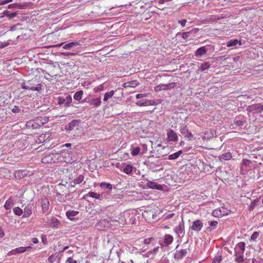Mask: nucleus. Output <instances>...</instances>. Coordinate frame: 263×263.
Listing matches in <instances>:
<instances>
[{"mask_svg":"<svg viewBox=\"0 0 263 263\" xmlns=\"http://www.w3.org/2000/svg\"><path fill=\"white\" fill-rule=\"evenodd\" d=\"M209 224L210 227L208 228V229L211 231L216 228L218 224V222L216 221H210L209 222Z\"/></svg>","mask_w":263,"mask_h":263,"instance_id":"nucleus-41","label":"nucleus"},{"mask_svg":"<svg viewBox=\"0 0 263 263\" xmlns=\"http://www.w3.org/2000/svg\"><path fill=\"white\" fill-rule=\"evenodd\" d=\"M12 111L14 113H18L21 111V109L18 106H15L14 108L12 109Z\"/></svg>","mask_w":263,"mask_h":263,"instance_id":"nucleus-54","label":"nucleus"},{"mask_svg":"<svg viewBox=\"0 0 263 263\" xmlns=\"http://www.w3.org/2000/svg\"><path fill=\"white\" fill-rule=\"evenodd\" d=\"M235 261L237 263H242L244 261V258L242 255H238L237 254H235Z\"/></svg>","mask_w":263,"mask_h":263,"instance_id":"nucleus-42","label":"nucleus"},{"mask_svg":"<svg viewBox=\"0 0 263 263\" xmlns=\"http://www.w3.org/2000/svg\"><path fill=\"white\" fill-rule=\"evenodd\" d=\"M224 61L225 62L224 64H229V66H232L234 67V62L233 61H228L227 60V58L224 59Z\"/></svg>","mask_w":263,"mask_h":263,"instance_id":"nucleus-56","label":"nucleus"},{"mask_svg":"<svg viewBox=\"0 0 263 263\" xmlns=\"http://www.w3.org/2000/svg\"><path fill=\"white\" fill-rule=\"evenodd\" d=\"M84 179V177L82 175H79L73 180L70 181V183L71 186H74L76 184L81 183Z\"/></svg>","mask_w":263,"mask_h":263,"instance_id":"nucleus-20","label":"nucleus"},{"mask_svg":"<svg viewBox=\"0 0 263 263\" xmlns=\"http://www.w3.org/2000/svg\"><path fill=\"white\" fill-rule=\"evenodd\" d=\"M36 123V122L35 121V119L33 120H31L27 122L26 124V127L28 129H37L39 128Z\"/></svg>","mask_w":263,"mask_h":263,"instance_id":"nucleus-19","label":"nucleus"},{"mask_svg":"<svg viewBox=\"0 0 263 263\" xmlns=\"http://www.w3.org/2000/svg\"><path fill=\"white\" fill-rule=\"evenodd\" d=\"M210 67V64L209 62H205L203 64H201L200 69L201 71H204L208 69Z\"/></svg>","mask_w":263,"mask_h":263,"instance_id":"nucleus-43","label":"nucleus"},{"mask_svg":"<svg viewBox=\"0 0 263 263\" xmlns=\"http://www.w3.org/2000/svg\"><path fill=\"white\" fill-rule=\"evenodd\" d=\"M139 83L137 81L134 80L124 83L122 86L124 88H134L139 85Z\"/></svg>","mask_w":263,"mask_h":263,"instance_id":"nucleus-21","label":"nucleus"},{"mask_svg":"<svg viewBox=\"0 0 263 263\" xmlns=\"http://www.w3.org/2000/svg\"><path fill=\"white\" fill-rule=\"evenodd\" d=\"M175 83H169L168 84H160L154 87V90L156 92L161 90H166L175 87Z\"/></svg>","mask_w":263,"mask_h":263,"instance_id":"nucleus-9","label":"nucleus"},{"mask_svg":"<svg viewBox=\"0 0 263 263\" xmlns=\"http://www.w3.org/2000/svg\"><path fill=\"white\" fill-rule=\"evenodd\" d=\"M136 105L139 106H146L148 105H152V101L151 100H146L143 101H139L136 103Z\"/></svg>","mask_w":263,"mask_h":263,"instance_id":"nucleus-27","label":"nucleus"},{"mask_svg":"<svg viewBox=\"0 0 263 263\" xmlns=\"http://www.w3.org/2000/svg\"><path fill=\"white\" fill-rule=\"evenodd\" d=\"M204 136L202 137L203 140H210L216 137V131L215 129H210L204 133Z\"/></svg>","mask_w":263,"mask_h":263,"instance_id":"nucleus-13","label":"nucleus"},{"mask_svg":"<svg viewBox=\"0 0 263 263\" xmlns=\"http://www.w3.org/2000/svg\"><path fill=\"white\" fill-rule=\"evenodd\" d=\"M187 22L186 20L184 19L181 21H178V23L180 24L181 27H184L185 26V24Z\"/></svg>","mask_w":263,"mask_h":263,"instance_id":"nucleus-55","label":"nucleus"},{"mask_svg":"<svg viewBox=\"0 0 263 263\" xmlns=\"http://www.w3.org/2000/svg\"><path fill=\"white\" fill-rule=\"evenodd\" d=\"M223 18V15L221 14L220 15H212L209 16L208 17L206 18L205 21L206 22H211L214 21H216L218 20H220Z\"/></svg>","mask_w":263,"mask_h":263,"instance_id":"nucleus-23","label":"nucleus"},{"mask_svg":"<svg viewBox=\"0 0 263 263\" xmlns=\"http://www.w3.org/2000/svg\"><path fill=\"white\" fill-rule=\"evenodd\" d=\"M104 85L102 84L99 85V86L95 87L93 89V91L96 93V92H98L103 91L104 90Z\"/></svg>","mask_w":263,"mask_h":263,"instance_id":"nucleus-47","label":"nucleus"},{"mask_svg":"<svg viewBox=\"0 0 263 263\" xmlns=\"http://www.w3.org/2000/svg\"><path fill=\"white\" fill-rule=\"evenodd\" d=\"M228 214V210L223 206L215 209L212 212V215L216 217H221L227 215Z\"/></svg>","mask_w":263,"mask_h":263,"instance_id":"nucleus-6","label":"nucleus"},{"mask_svg":"<svg viewBox=\"0 0 263 263\" xmlns=\"http://www.w3.org/2000/svg\"><path fill=\"white\" fill-rule=\"evenodd\" d=\"M140 148L139 147H135L133 149V150L131 152V154L133 156L138 155L139 154V153H140Z\"/></svg>","mask_w":263,"mask_h":263,"instance_id":"nucleus-50","label":"nucleus"},{"mask_svg":"<svg viewBox=\"0 0 263 263\" xmlns=\"http://www.w3.org/2000/svg\"><path fill=\"white\" fill-rule=\"evenodd\" d=\"M167 140L168 141L176 142L178 141V136L176 132L171 129L167 133Z\"/></svg>","mask_w":263,"mask_h":263,"instance_id":"nucleus-15","label":"nucleus"},{"mask_svg":"<svg viewBox=\"0 0 263 263\" xmlns=\"http://www.w3.org/2000/svg\"><path fill=\"white\" fill-rule=\"evenodd\" d=\"M147 186L150 189H157L158 190H161L162 189V186L160 184L151 181L147 182Z\"/></svg>","mask_w":263,"mask_h":263,"instance_id":"nucleus-22","label":"nucleus"},{"mask_svg":"<svg viewBox=\"0 0 263 263\" xmlns=\"http://www.w3.org/2000/svg\"><path fill=\"white\" fill-rule=\"evenodd\" d=\"M32 214V208L29 206H26L24 209L23 218H27L30 216Z\"/></svg>","mask_w":263,"mask_h":263,"instance_id":"nucleus-29","label":"nucleus"},{"mask_svg":"<svg viewBox=\"0 0 263 263\" xmlns=\"http://www.w3.org/2000/svg\"><path fill=\"white\" fill-rule=\"evenodd\" d=\"M156 211L153 209L145 210L142 213L143 217L147 220H152L155 219Z\"/></svg>","mask_w":263,"mask_h":263,"instance_id":"nucleus-7","label":"nucleus"},{"mask_svg":"<svg viewBox=\"0 0 263 263\" xmlns=\"http://www.w3.org/2000/svg\"><path fill=\"white\" fill-rule=\"evenodd\" d=\"M232 158V154L230 152L225 153L220 156L219 159L224 160H229Z\"/></svg>","mask_w":263,"mask_h":263,"instance_id":"nucleus-34","label":"nucleus"},{"mask_svg":"<svg viewBox=\"0 0 263 263\" xmlns=\"http://www.w3.org/2000/svg\"><path fill=\"white\" fill-rule=\"evenodd\" d=\"M207 52V50L206 49L205 46H202L199 48H198L195 52V56L196 57H201L203 55L205 54Z\"/></svg>","mask_w":263,"mask_h":263,"instance_id":"nucleus-24","label":"nucleus"},{"mask_svg":"<svg viewBox=\"0 0 263 263\" xmlns=\"http://www.w3.org/2000/svg\"><path fill=\"white\" fill-rule=\"evenodd\" d=\"M31 247H18L13 249L9 252V255H15L17 253H22L27 250V248H30Z\"/></svg>","mask_w":263,"mask_h":263,"instance_id":"nucleus-18","label":"nucleus"},{"mask_svg":"<svg viewBox=\"0 0 263 263\" xmlns=\"http://www.w3.org/2000/svg\"><path fill=\"white\" fill-rule=\"evenodd\" d=\"M115 91L114 90H111L110 91L107 92L104 94L103 101L104 102L107 101V100L111 98L114 95Z\"/></svg>","mask_w":263,"mask_h":263,"instance_id":"nucleus-35","label":"nucleus"},{"mask_svg":"<svg viewBox=\"0 0 263 263\" xmlns=\"http://www.w3.org/2000/svg\"><path fill=\"white\" fill-rule=\"evenodd\" d=\"M182 151H179L176 153H175L174 154H172L168 156V159L169 160H175L178 158L180 155L182 154Z\"/></svg>","mask_w":263,"mask_h":263,"instance_id":"nucleus-37","label":"nucleus"},{"mask_svg":"<svg viewBox=\"0 0 263 263\" xmlns=\"http://www.w3.org/2000/svg\"><path fill=\"white\" fill-rule=\"evenodd\" d=\"M13 204V200L11 198H9L5 202V205H4V208L6 209V210H9L11 208L12 205Z\"/></svg>","mask_w":263,"mask_h":263,"instance_id":"nucleus-36","label":"nucleus"},{"mask_svg":"<svg viewBox=\"0 0 263 263\" xmlns=\"http://www.w3.org/2000/svg\"><path fill=\"white\" fill-rule=\"evenodd\" d=\"M49 118L47 117H38L35 119V121L36 122L39 128L43 126L45 123H47Z\"/></svg>","mask_w":263,"mask_h":263,"instance_id":"nucleus-16","label":"nucleus"},{"mask_svg":"<svg viewBox=\"0 0 263 263\" xmlns=\"http://www.w3.org/2000/svg\"><path fill=\"white\" fill-rule=\"evenodd\" d=\"M72 102V98L70 96H67L65 98L59 97L58 98V104L61 105H64L65 106H68Z\"/></svg>","mask_w":263,"mask_h":263,"instance_id":"nucleus-10","label":"nucleus"},{"mask_svg":"<svg viewBox=\"0 0 263 263\" xmlns=\"http://www.w3.org/2000/svg\"><path fill=\"white\" fill-rule=\"evenodd\" d=\"M12 0H6L0 2V5H4L10 2H11Z\"/></svg>","mask_w":263,"mask_h":263,"instance_id":"nucleus-62","label":"nucleus"},{"mask_svg":"<svg viewBox=\"0 0 263 263\" xmlns=\"http://www.w3.org/2000/svg\"><path fill=\"white\" fill-rule=\"evenodd\" d=\"M245 246L246 243L244 242H240L237 245V247L241 250L242 253L245 251Z\"/></svg>","mask_w":263,"mask_h":263,"instance_id":"nucleus-48","label":"nucleus"},{"mask_svg":"<svg viewBox=\"0 0 263 263\" xmlns=\"http://www.w3.org/2000/svg\"><path fill=\"white\" fill-rule=\"evenodd\" d=\"M50 133H46L45 134H42L39 137V139L40 141L43 140V142L45 141V138H47V139L50 137Z\"/></svg>","mask_w":263,"mask_h":263,"instance_id":"nucleus-49","label":"nucleus"},{"mask_svg":"<svg viewBox=\"0 0 263 263\" xmlns=\"http://www.w3.org/2000/svg\"><path fill=\"white\" fill-rule=\"evenodd\" d=\"M184 226L183 222H180L178 225L174 229L175 232L178 235L179 237L181 235L184 234Z\"/></svg>","mask_w":263,"mask_h":263,"instance_id":"nucleus-17","label":"nucleus"},{"mask_svg":"<svg viewBox=\"0 0 263 263\" xmlns=\"http://www.w3.org/2000/svg\"><path fill=\"white\" fill-rule=\"evenodd\" d=\"M51 221L50 226L52 228H59L60 227V222L58 219L55 218H52Z\"/></svg>","mask_w":263,"mask_h":263,"instance_id":"nucleus-32","label":"nucleus"},{"mask_svg":"<svg viewBox=\"0 0 263 263\" xmlns=\"http://www.w3.org/2000/svg\"><path fill=\"white\" fill-rule=\"evenodd\" d=\"M35 82L36 81L33 80L24 82L22 84V88L24 89L39 91L41 89V84L39 83L35 84Z\"/></svg>","mask_w":263,"mask_h":263,"instance_id":"nucleus-2","label":"nucleus"},{"mask_svg":"<svg viewBox=\"0 0 263 263\" xmlns=\"http://www.w3.org/2000/svg\"><path fill=\"white\" fill-rule=\"evenodd\" d=\"M83 95V92L82 90L77 91L74 95L73 99L75 100L80 101L82 99Z\"/></svg>","mask_w":263,"mask_h":263,"instance_id":"nucleus-38","label":"nucleus"},{"mask_svg":"<svg viewBox=\"0 0 263 263\" xmlns=\"http://www.w3.org/2000/svg\"><path fill=\"white\" fill-rule=\"evenodd\" d=\"M59 154L58 162H64L67 163H72L74 161L72 152L66 149L62 151Z\"/></svg>","mask_w":263,"mask_h":263,"instance_id":"nucleus-1","label":"nucleus"},{"mask_svg":"<svg viewBox=\"0 0 263 263\" xmlns=\"http://www.w3.org/2000/svg\"><path fill=\"white\" fill-rule=\"evenodd\" d=\"M101 103V98H97L91 99L90 101V104L93 105L94 107H99Z\"/></svg>","mask_w":263,"mask_h":263,"instance_id":"nucleus-31","label":"nucleus"},{"mask_svg":"<svg viewBox=\"0 0 263 263\" xmlns=\"http://www.w3.org/2000/svg\"><path fill=\"white\" fill-rule=\"evenodd\" d=\"M41 204L43 213H47L49 210V201L46 197H43L41 199Z\"/></svg>","mask_w":263,"mask_h":263,"instance_id":"nucleus-12","label":"nucleus"},{"mask_svg":"<svg viewBox=\"0 0 263 263\" xmlns=\"http://www.w3.org/2000/svg\"><path fill=\"white\" fill-rule=\"evenodd\" d=\"M174 215H175L174 213L169 214L166 216L165 219H170V218H172L174 216Z\"/></svg>","mask_w":263,"mask_h":263,"instance_id":"nucleus-63","label":"nucleus"},{"mask_svg":"<svg viewBox=\"0 0 263 263\" xmlns=\"http://www.w3.org/2000/svg\"><path fill=\"white\" fill-rule=\"evenodd\" d=\"M110 222L114 223L116 226L120 227H123L126 223V218L124 215H121L120 217H113L110 218Z\"/></svg>","mask_w":263,"mask_h":263,"instance_id":"nucleus-4","label":"nucleus"},{"mask_svg":"<svg viewBox=\"0 0 263 263\" xmlns=\"http://www.w3.org/2000/svg\"><path fill=\"white\" fill-rule=\"evenodd\" d=\"M235 124L237 126H242L243 125V123L242 121L238 120L235 121Z\"/></svg>","mask_w":263,"mask_h":263,"instance_id":"nucleus-61","label":"nucleus"},{"mask_svg":"<svg viewBox=\"0 0 263 263\" xmlns=\"http://www.w3.org/2000/svg\"><path fill=\"white\" fill-rule=\"evenodd\" d=\"M166 147L162 146L161 144H158L155 147L154 149V153L157 157L160 158L165 156L167 154V151H165Z\"/></svg>","mask_w":263,"mask_h":263,"instance_id":"nucleus-5","label":"nucleus"},{"mask_svg":"<svg viewBox=\"0 0 263 263\" xmlns=\"http://www.w3.org/2000/svg\"><path fill=\"white\" fill-rule=\"evenodd\" d=\"M67 129L74 132L80 131L81 127L80 125L79 121L76 120H72L68 124Z\"/></svg>","mask_w":263,"mask_h":263,"instance_id":"nucleus-8","label":"nucleus"},{"mask_svg":"<svg viewBox=\"0 0 263 263\" xmlns=\"http://www.w3.org/2000/svg\"><path fill=\"white\" fill-rule=\"evenodd\" d=\"M259 234L258 232H254L251 237V239L253 240H255L259 236Z\"/></svg>","mask_w":263,"mask_h":263,"instance_id":"nucleus-51","label":"nucleus"},{"mask_svg":"<svg viewBox=\"0 0 263 263\" xmlns=\"http://www.w3.org/2000/svg\"><path fill=\"white\" fill-rule=\"evenodd\" d=\"M247 110L249 111H255L257 112H261L263 110V105L261 103H257L248 106Z\"/></svg>","mask_w":263,"mask_h":263,"instance_id":"nucleus-11","label":"nucleus"},{"mask_svg":"<svg viewBox=\"0 0 263 263\" xmlns=\"http://www.w3.org/2000/svg\"><path fill=\"white\" fill-rule=\"evenodd\" d=\"M13 212L15 215L17 216H21L23 213L22 209L19 207L14 208L13 209Z\"/></svg>","mask_w":263,"mask_h":263,"instance_id":"nucleus-44","label":"nucleus"},{"mask_svg":"<svg viewBox=\"0 0 263 263\" xmlns=\"http://www.w3.org/2000/svg\"><path fill=\"white\" fill-rule=\"evenodd\" d=\"M240 57L239 56L236 55L233 58L228 57L227 60L233 61V62H234V64L235 63H237L240 60Z\"/></svg>","mask_w":263,"mask_h":263,"instance_id":"nucleus-46","label":"nucleus"},{"mask_svg":"<svg viewBox=\"0 0 263 263\" xmlns=\"http://www.w3.org/2000/svg\"><path fill=\"white\" fill-rule=\"evenodd\" d=\"M173 237L170 234H166L164 236V242L166 245H170L173 241Z\"/></svg>","mask_w":263,"mask_h":263,"instance_id":"nucleus-30","label":"nucleus"},{"mask_svg":"<svg viewBox=\"0 0 263 263\" xmlns=\"http://www.w3.org/2000/svg\"><path fill=\"white\" fill-rule=\"evenodd\" d=\"M189 132L186 126H183L180 129V132L182 134L186 135Z\"/></svg>","mask_w":263,"mask_h":263,"instance_id":"nucleus-52","label":"nucleus"},{"mask_svg":"<svg viewBox=\"0 0 263 263\" xmlns=\"http://www.w3.org/2000/svg\"><path fill=\"white\" fill-rule=\"evenodd\" d=\"M80 45V42H72L64 45L63 48L68 50L74 46H79Z\"/></svg>","mask_w":263,"mask_h":263,"instance_id":"nucleus-28","label":"nucleus"},{"mask_svg":"<svg viewBox=\"0 0 263 263\" xmlns=\"http://www.w3.org/2000/svg\"><path fill=\"white\" fill-rule=\"evenodd\" d=\"M222 257L221 256H219L218 257L214 258L212 263H220L221 261Z\"/></svg>","mask_w":263,"mask_h":263,"instance_id":"nucleus-53","label":"nucleus"},{"mask_svg":"<svg viewBox=\"0 0 263 263\" xmlns=\"http://www.w3.org/2000/svg\"><path fill=\"white\" fill-rule=\"evenodd\" d=\"M55 198L58 201L60 202H63L65 201L66 196L60 193H57L55 196Z\"/></svg>","mask_w":263,"mask_h":263,"instance_id":"nucleus-40","label":"nucleus"},{"mask_svg":"<svg viewBox=\"0 0 263 263\" xmlns=\"http://www.w3.org/2000/svg\"><path fill=\"white\" fill-rule=\"evenodd\" d=\"M66 262L68 263H77V261L73 260V258L71 257L67 258Z\"/></svg>","mask_w":263,"mask_h":263,"instance_id":"nucleus-59","label":"nucleus"},{"mask_svg":"<svg viewBox=\"0 0 263 263\" xmlns=\"http://www.w3.org/2000/svg\"><path fill=\"white\" fill-rule=\"evenodd\" d=\"M31 241L34 244H36L39 242V240L36 237L32 238Z\"/></svg>","mask_w":263,"mask_h":263,"instance_id":"nucleus-64","label":"nucleus"},{"mask_svg":"<svg viewBox=\"0 0 263 263\" xmlns=\"http://www.w3.org/2000/svg\"><path fill=\"white\" fill-rule=\"evenodd\" d=\"M203 227V223L200 220H196L193 222L191 229L196 232H199Z\"/></svg>","mask_w":263,"mask_h":263,"instance_id":"nucleus-14","label":"nucleus"},{"mask_svg":"<svg viewBox=\"0 0 263 263\" xmlns=\"http://www.w3.org/2000/svg\"><path fill=\"white\" fill-rule=\"evenodd\" d=\"M78 213L79 212L76 211L69 210L66 212V215L68 218L71 219L72 217L76 216Z\"/></svg>","mask_w":263,"mask_h":263,"instance_id":"nucleus-39","label":"nucleus"},{"mask_svg":"<svg viewBox=\"0 0 263 263\" xmlns=\"http://www.w3.org/2000/svg\"><path fill=\"white\" fill-rule=\"evenodd\" d=\"M237 44H239V45H241L242 43L241 41H238L237 39L231 40L227 42V46L228 47L235 46Z\"/></svg>","mask_w":263,"mask_h":263,"instance_id":"nucleus-25","label":"nucleus"},{"mask_svg":"<svg viewBox=\"0 0 263 263\" xmlns=\"http://www.w3.org/2000/svg\"><path fill=\"white\" fill-rule=\"evenodd\" d=\"M100 187L102 189H108L109 190L112 189V185L105 182H102L100 184Z\"/></svg>","mask_w":263,"mask_h":263,"instance_id":"nucleus-45","label":"nucleus"},{"mask_svg":"<svg viewBox=\"0 0 263 263\" xmlns=\"http://www.w3.org/2000/svg\"><path fill=\"white\" fill-rule=\"evenodd\" d=\"M190 32H183L182 34V37L184 39H187L189 36V33Z\"/></svg>","mask_w":263,"mask_h":263,"instance_id":"nucleus-60","label":"nucleus"},{"mask_svg":"<svg viewBox=\"0 0 263 263\" xmlns=\"http://www.w3.org/2000/svg\"><path fill=\"white\" fill-rule=\"evenodd\" d=\"M185 137H187L189 140H191L193 139V134L189 132L186 135H185Z\"/></svg>","mask_w":263,"mask_h":263,"instance_id":"nucleus-58","label":"nucleus"},{"mask_svg":"<svg viewBox=\"0 0 263 263\" xmlns=\"http://www.w3.org/2000/svg\"><path fill=\"white\" fill-rule=\"evenodd\" d=\"M133 169V167L131 164H124L123 166V172L126 174H130Z\"/></svg>","mask_w":263,"mask_h":263,"instance_id":"nucleus-26","label":"nucleus"},{"mask_svg":"<svg viewBox=\"0 0 263 263\" xmlns=\"http://www.w3.org/2000/svg\"><path fill=\"white\" fill-rule=\"evenodd\" d=\"M59 154L58 153H51L44 156L41 160L43 163H52L58 162Z\"/></svg>","mask_w":263,"mask_h":263,"instance_id":"nucleus-3","label":"nucleus"},{"mask_svg":"<svg viewBox=\"0 0 263 263\" xmlns=\"http://www.w3.org/2000/svg\"><path fill=\"white\" fill-rule=\"evenodd\" d=\"M87 196H89L92 198H94L99 200H102V195H101L99 194L93 192H90L87 194H86Z\"/></svg>","mask_w":263,"mask_h":263,"instance_id":"nucleus-33","label":"nucleus"},{"mask_svg":"<svg viewBox=\"0 0 263 263\" xmlns=\"http://www.w3.org/2000/svg\"><path fill=\"white\" fill-rule=\"evenodd\" d=\"M147 96V94L146 93H138L136 96V98L137 99H141L144 97H146Z\"/></svg>","mask_w":263,"mask_h":263,"instance_id":"nucleus-57","label":"nucleus"}]
</instances>
